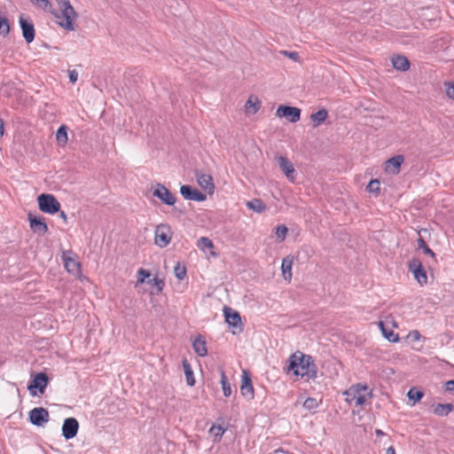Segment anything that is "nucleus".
<instances>
[{"label": "nucleus", "mask_w": 454, "mask_h": 454, "mask_svg": "<svg viewBox=\"0 0 454 454\" xmlns=\"http://www.w3.org/2000/svg\"><path fill=\"white\" fill-rule=\"evenodd\" d=\"M288 370L301 377L316 378L317 366L310 356L297 351L289 359Z\"/></svg>", "instance_id": "obj_1"}, {"label": "nucleus", "mask_w": 454, "mask_h": 454, "mask_svg": "<svg viewBox=\"0 0 454 454\" xmlns=\"http://www.w3.org/2000/svg\"><path fill=\"white\" fill-rule=\"evenodd\" d=\"M58 7L59 12L53 11L51 8V11H49L51 12L56 19L57 24L61 27L62 28L67 30V31H74V21L78 18L77 12L74 11V7L72 6L69 0H55Z\"/></svg>", "instance_id": "obj_2"}, {"label": "nucleus", "mask_w": 454, "mask_h": 454, "mask_svg": "<svg viewBox=\"0 0 454 454\" xmlns=\"http://www.w3.org/2000/svg\"><path fill=\"white\" fill-rule=\"evenodd\" d=\"M343 395L346 396L345 401L348 404H354L355 406H362L368 398L372 396V393L369 390L368 386L360 383L352 385L343 392Z\"/></svg>", "instance_id": "obj_3"}, {"label": "nucleus", "mask_w": 454, "mask_h": 454, "mask_svg": "<svg viewBox=\"0 0 454 454\" xmlns=\"http://www.w3.org/2000/svg\"><path fill=\"white\" fill-rule=\"evenodd\" d=\"M38 207L41 211L47 214H55L60 209V203L52 194L43 193L37 198Z\"/></svg>", "instance_id": "obj_4"}, {"label": "nucleus", "mask_w": 454, "mask_h": 454, "mask_svg": "<svg viewBox=\"0 0 454 454\" xmlns=\"http://www.w3.org/2000/svg\"><path fill=\"white\" fill-rule=\"evenodd\" d=\"M172 231L168 224L160 223L156 226L154 231V243L159 247H166L171 241Z\"/></svg>", "instance_id": "obj_5"}, {"label": "nucleus", "mask_w": 454, "mask_h": 454, "mask_svg": "<svg viewBox=\"0 0 454 454\" xmlns=\"http://www.w3.org/2000/svg\"><path fill=\"white\" fill-rule=\"evenodd\" d=\"M276 161L288 181L294 183L297 173L293 163L286 156L282 155L276 156Z\"/></svg>", "instance_id": "obj_6"}, {"label": "nucleus", "mask_w": 454, "mask_h": 454, "mask_svg": "<svg viewBox=\"0 0 454 454\" xmlns=\"http://www.w3.org/2000/svg\"><path fill=\"white\" fill-rule=\"evenodd\" d=\"M409 270L412 272L415 279L423 286L427 282V272L423 268L422 262L417 258L409 262Z\"/></svg>", "instance_id": "obj_7"}, {"label": "nucleus", "mask_w": 454, "mask_h": 454, "mask_svg": "<svg viewBox=\"0 0 454 454\" xmlns=\"http://www.w3.org/2000/svg\"><path fill=\"white\" fill-rule=\"evenodd\" d=\"M276 115L279 118H286L290 122L295 123L301 118V110L294 106H279Z\"/></svg>", "instance_id": "obj_8"}, {"label": "nucleus", "mask_w": 454, "mask_h": 454, "mask_svg": "<svg viewBox=\"0 0 454 454\" xmlns=\"http://www.w3.org/2000/svg\"><path fill=\"white\" fill-rule=\"evenodd\" d=\"M153 195L158 198L162 203L173 206L176 203V197L163 184H157L153 190Z\"/></svg>", "instance_id": "obj_9"}, {"label": "nucleus", "mask_w": 454, "mask_h": 454, "mask_svg": "<svg viewBox=\"0 0 454 454\" xmlns=\"http://www.w3.org/2000/svg\"><path fill=\"white\" fill-rule=\"evenodd\" d=\"M62 260L64 262V266L66 270L74 275L77 276L81 272L80 263L74 258V254L71 250L64 251L62 253Z\"/></svg>", "instance_id": "obj_10"}, {"label": "nucleus", "mask_w": 454, "mask_h": 454, "mask_svg": "<svg viewBox=\"0 0 454 454\" xmlns=\"http://www.w3.org/2000/svg\"><path fill=\"white\" fill-rule=\"evenodd\" d=\"M50 419L49 412L43 407H36L29 411L30 422L37 427H42Z\"/></svg>", "instance_id": "obj_11"}, {"label": "nucleus", "mask_w": 454, "mask_h": 454, "mask_svg": "<svg viewBox=\"0 0 454 454\" xmlns=\"http://www.w3.org/2000/svg\"><path fill=\"white\" fill-rule=\"evenodd\" d=\"M19 22L25 41L27 43H32L35 39V27L33 22L24 15L20 16Z\"/></svg>", "instance_id": "obj_12"}, {"label": "nucleus", "mask_w": 454, "mask_h": 454, "mask_svg": "<svg viewBox=\"0 0 454 454\" xmlns=\"http://www.w3.org/2000/svg\"><path fill=\"white\" fill-rule=\"evenodd\" d=\"M79 429V423L74 418H67L64 420L62 426V435L67 439H72L76 436Z\"/></svg>", "instance_id": "obj_13"}, {"label": "nucleus", "mask_w": 454, "mask_h": 454, "mask_svg": "<svg viewBox=\"0 0 454 454\" xmlns=\"http://www.w3.org/2000/svg\"><path fill=\"white\" fill-rule=\"evenodd\" d=\"M196 179L198 184L201 189L206 191L208 194H213L215 192V184L213 178L209 174L196 172Z\"/></svg>", "instance_id": "obj_14"}, {"label": "nucleus", "mask_w": 454, "mask_h": 454, "mask_svg": "<svg viewBox=\"0 0 454 454\" xmlns=\"http://www.w3.org/2000/svg\"><path fill=\"white\" fill-rule=\"evenodd\" d=\"M180 193L185 200H189L200 202L207 199V196L204 193L200 192L197 189H192L189 185H182L180 188Z\"/></svg>", "instance_id": "obj_15"}, {"label": "nucleus", "mask_w": 454, "mask_h": 454, "mask_svg": "<svg viewBox=\"0 0 454 454\" xmlns=\"http://www.w3.org/2000/svg\"><path fill=\"white\" fill-rule=\"evenodd\" d=\"M48 384V377L45 373L40 372L37 373L31 385L28 386V390L32 395H35L36 393L34 389L38 388L41 394H43L44 389L46 388Z\"/></svg>", "instance_id": "obj_16"}, {"label": "nucleus", "mask_w": 454, "mask_h": 454, "mask_svg": "<svg viewBox=\"0 0 454 454\" xmlns=\"http://www.w3.org/2000/svg\"><path fill=\"white\" fill-rule=\"evenodd\" d=\"M403 155H396L385 162V171L390 175H396L400 172L401 165L403 163Z\"/></svg>", "instance_id": "obj_17"}, {"label": "nucleus", "mask_w": 454, "mask_h": 454, "mask_svg": "<svg viewBox=\"0 0 454 454\" xmlns=\"http://www.w3.org/2000/svg\"><path fill=\"white\" fill-rule=\"evenodd\" d=\"M240 392L244 397L249 400L254 398V387L247 372H243L242 374Z\"/></svg>", "instance_id": "obj_18"}, {"label": "nucleus", "mask_w": 454, "mask_h": 454, "mask_svg": "<svg viewBox=\"0 0 454 454\" xmlns=\"http://www.w3.org/2000/svg\"><path fill=\"white\" fill-rule=\"evenodd\" d=\"M226 323L232 327L241 326V317L239 314L231 308L224 307L223 309Z\"/></svg>", "instance_id": "obj_19"}, {"label": "nucleus", "mask_w": 454, "mask_h": 454, "mask_svg": "<svg viewBox=\"0 0 454 454\" xmlns=\"http://www.w3.org/2000/svg\"><path fill=\"white\" fill-rule=\"evenodd\" d=\"M28 220L30 223V228L39 234H45L48 231L47 224L43 221V219L34 216L33 215H28Z\"/></svg>", "instance_id": "obj_20"}, {"label": "nucleus", "mask_w": 454, "mask_h": 454, "mask_svg": "<svg viewBox=\"0 0 454 454\" xmlns=\"http://www.w3.org/2000/svg\"><path fill=\"white\" fill-rule=\"evenodd\" d=\"M261 107V102L255 96H250L245 105V113L247 115L255 114Z\"/></svg>", "instance_id": "obj_21"}, {"label": "nucleus", "mask_w": 454, "mask_h": 454, "mask_svg": "<svg viewBox=\"0 0 454 454\" xmlns=\"http://www.w3.org/2000/svg\"><path fill=\"white\" fill-rule=\"evenodd\" d=\"M293 257L286 256L282 260L281 264V271L282 276L286 281L288 283L291 282L292 279V266H293Z\"/></svg>", "instance_id": "obj_22"}, {"label": "nucleus", "mask_w": 454, "mask_h": 454, "mask_svg": "<svg viewBox=\"0 0 454 454\" xmlns=\"http://www.w3.org/2000/svg\"><path fill=\"white\" fill-rule=\"evenodd\" d=\"M192 348L194 349V352L201 357H204L207 355L206 340L201 336H198L193 340Z\"/></svg>", "instance_id": "obj_23"}, {"label": "nucleus", "mask_w": 454, "mask_h": 454, "mask_svg": "<svg viewBox=\"0 0 454 454\" xmlns=\"http://www.w3.org/2000/svg\"><path fill=\"white\" fill-rule=\"evenodd\" d=\"M197 247L204 253H207V251L208 250L210 255L215 256V253L213 251L214 244L210 239L207 237L200 238L197 241Z\"/></svg>", "instance_id": "obj_24"}, {"label": "nucleus", "mask_w": 454, "mask_h": 454, "mask_svg": "<svg viewBox=\"0 0 454 454\" xmlns=\"http://www.w3.org/2000/svg\"><path fill=\"white\" fill-rule=\"evenodd\" d=\"M391 61H392L393 67L396 70L406 71L410 67V62H409L408 59L404 56H400V55L395 56L392 58Z\"/></svg>", "instance_id": "obj_25"}, {"label": "nucleus", "mask_w": 454, "mask_h": 454, "mask_svg": "<svg viewBox=\"0 0 454 454\" xmlns=\"http://www.w3.org/2000/svg\"><path fill=\"white\" fill-rule=\"evenodd\" d=\"M433 412L436 416L445 417L453 411V405L451 403L437 404L433 405Z\"/></svg>", "instance_id": "obj_26"}, {"label": "nucleus", "mask_w": 454, "mask_h": 454, "mask_svg": "<svg viewBox=\"0 0 454 454\" xmlns=\"http://www.w3.org/2000/svg\"><path fill=\"white\" fill-rule=\"evenodd\" d=\"M182 364L187 385L190 387L194 386L195 378L191 364L187 362V360H183Z\"/></svg>", "instance_id": "obj_27"}, {"label": "nucleus", "mask_w": 454, "mask_h": 454, "mask_svg": "<svg viewBox=\"0 0 454 454\" xmlns=\"http://www.w3.org/2000/svg\"><path fill=\"white\" fill-rule=\"evenodd\" d=\"M328 112L325 109H320L317 113L310 115V120L313 122L314 127H317L322 124L327 118Z\"/></svg>", "instance_id": "obj_28"}, {"label": "nucleus", "mask_w": 454, "mask_h": 454, "mask_svg": "<svg viewBox=\"0 0 454 454\" xmlns=\"http://www.w3.org/2000/svg\"><path fill=\"white\" fill-rule=\"evenodd\" d=\"M247 207L256 213H262L266 209L264 203L259 199H254L246 203Z\"/></svg>", "instance_id": "obj_29"}, {"label": "nucleus", "mask_w": 454, "mask_h": 454, "mask_svg": "<svg viewBox=\"0 0 454 454\" xmlns=\"http://www.w3.org/2000/svg\"><path fill=\"white\" fill-rule=\"evenodd\" d=\"M220 383L222 385L224 396L228 397L231 395V387L228 381L227 376L223 369H220Z\"/></svg>", "instance_id": "obj_30"}, {"label": "nucleus", "mask_w": 454, "mask_h": 454, "mask_svg": "<svg viewBox=\"0 0 454 454\" xmlns=\"http://www.w3.org/2000/svg\"><path fill=\"white\" fill-rule=\"evenodd\" d=\"M380 329L382 332L383 336L391 342H397L399 340V337L397 334L394 333L393 331H388L385 327V323L383 321L379 322Z\"/></svg>", "instance_id": "obj_31"}, {"label": "nucleus", "mask_w": 454, "mask_h": 454, "mask_svg": "<svg viewBox=\"0 0 454 454\" xmlns=\"http://www.w3.org/2000/svg\"><path fill=\"white\" fill-rule=\"evenodd\" d=\"M67 129L65 125H61L56 132V140L61 146L65 145L68 140Z\"/></svg>", "instance_id": "obj_32"}, {"label": "nucleus", "mask_w": 454, "mask_h": 454, "mask_svg": "<svg viewBox=\"0 0 454 454\" xmlns=\"http://www.w3.org/2000/svg\"><path fill=\"white\" fill-rule=\"evenodd\" d=\"M424 395V393L420 390H417L416 388H411L408 393L407 396L410 400L413 401L414 405L416 403L419 402Z\"/></svg>", "instance_id": "obj_33"}, {"label": "nucleus", "mask_w": 454, "mask_h": 454, "mask_svg": "<svg viewBox=\"0 0 454 454\" xmlns=\"http://www.w3.org/2000/svg\"><path fill=\"white\" fill-rule=\"evenodd\" d=\"M418 247L419 249H422L424 254L429 255L436 262L435 254L429 248L422 238L418 239Z\"/></svg>", "instance_id": "obj_34"}, {"label": "nucleus", "mask_w": 454, "mask_h": 454, "mask_svg": "<svg viewBox=\"0 0 454 454\" xmlns=\"http://www.w3.org/2000/svg\"><path fill=\"white\" fill-rule=\"evenodd\" d=\"M319 406V402L313 397H309L303 402V407L309 411H314Z\"/></svg>", "instance_id": "obj_35"}, {"label": "nucleus", "mask_w": 454, "mask_h": 454, "mask_svg": "<svg viewBox=\"0 0 454 454\" xmlns=\"http://www.w3.org/2000/svg\"><path fill=\"white\" fill-rule=\"evenodd\" d=\"M9 32L10 25L8 20L5 17L0 16V34L5 36Z\"/></svg>", "instance_id": "obj_36"}, {"label": "nucleus", "mask_w": 454, "mask_h": 454, "mask_svg": "<svg viewBox=\"0 0 454 454\" xmlns=\"http://www.w3.org/2000/svg\"><path fill=\"white\" fill-rule=\"evenodd\" d=\"M174 273L176 278L179 280H183L186 276V268L184 265H181L180 263H177L175 266Z\"/></svg>", "instance_id": "obj_37"}, {"label": "nucleus", "mask_w": 454, "mask_h": 454, "mask_svg": "<svg viewBox=\"0 0 454 454\" xmlns=\"http://www.w3.org/2000/svg\"><path fill=\"white\" fill-rule=\"evenodd\" d=\"M37 7L43 9V11H51V4L49 0H30Z\"/></svg>", "instance_id": "obj_38"}, {"label": "nucleus", "mask_w": 454, "mask_h": 454, "mask_svg": "<svg viewBox=\"0 0 454 454\" xmlns=\"http://www.w3.org/2000/svg\"><path fill=\"white\" fill-rule=\"evenodd\" d=\"M151 276V273L145 270V269H139L138 271H137V286L138 284H143L146 281L147 278H149Z\"/></svg>", "instance_id": "obj_39"}, {"label": "nucleus", "mask_w": 454, "mask_h": 454, "mask_svg": "<svg viewBox=\"0 0 454 454\" xmlns=\"http://www.w3.org/2000/svg\"><path fill=\"white\" fill-rule=\"evenodd\" d=\"M288 229L286 225H278L276 228V237L280 240L283 241L286 239V236L287 234Z\"/></svg>", "instance_id": "obj_40"}, {"label": "nucleus", "mask_w": 454, "mask_h": 454, "mask_svg": "<svg viewBox=\"0 0 454 454\" xmlns=\"http://www.w3.org/2000/svg\"><path fill=\"white\" fill-rule=\"evenodd\" d=\"M147 283L149 285H151L152 286L156 287L158 292H161L163 290V287H164V285H165L164 281L162 279L158 278H153L152 279H149L147 281Z\"/></svg>", "instance_id": "obj_41"}, {"label": "nucleus", "mask_w": 454, "mask_h": 454, "mask_svg": "<svg viewBox=\"0 0 454 454\" xmlns=\"http://www.w3.org/2000/svg\"><path fill=\"white\" fill-rule=\"evenodd\" d=\"M380 182L379 180L377 179H372L370 181V183L368 184L366 189L368 192H375L377 193L379 191H380Z\"/></svg>", "instance_id": "obj_42"}, {"label": "nucleus", "mask_w": 454, "mask_h": 454, "mask_svg": "<svg viewBox=\"0 0 454 454\" xmlns=\"http://www.w3.org/2000/svg\"><path fill=\"white\" fill-rule=\"evenodd\" d=\"M444 86L447 96L454 99V82H446Z\"/></svg>", "instance_id": "obj_43"}, {"label": "nucleus", "mask_w": 454, "mask_h": 454, "mask_svg": "<svg viewBox=\"0 0 454 454\" xmlns=\"http://www.w3.org/2000/svg\"><path fill=\"white\" fill-rule=\"evenodd\" d=\"M210 432L215 435V436H222L224 433V429L221 427V426H213L211 428H210Z\"/></svg>", "instance_id": "obj_44"}, {"label": "nucleus", "mask_w": 454, "mask_h": 454, "mask_svg": "<svg viewBox=\"0 0 454 454\" xmlns=\"http://www.w3.org/2000/svg\"><path fill=\"white\" fill-rule=\"evenodd\" d=\"M408 338L412 341H418L420 340L421 335L418 330H413L409 333Z\"/></svg>", "instance_id": "obj_45"}, {"label": "nucleus", "mask_w": 454, "mask_h": 454, "mask_svg": "<svg viewBox=\"0 0 454 454\" xmlns=\"http://www.w3.org/2000/svg\"><path fill=\"white\" fill-rule=\"evenodd\" d=\"M68 78L70 82L75 83L78 80V72L74 69L68 71Z\"/></svg>", "instance_id": "obj_46"}, {"label": "nucleus", "mask_w": 454, "mask_h": 454, "mask_svg": "<svg viewBox=\"0 0 454 454\" xmlns=\"http://www.w3.org/2000/svg\"><path fill=\"white\" fill-rule=\"evenodd\" d=\"M283 54L287 56L289 59L297 61L299 59V54L296 51H283Z\"/></svg>", "instance_id": "obj_47"}, {"label": "nucleus", "mask_w": 454, "mask_h": 454, "mask_svg": "<svg viewBox=\"0 0 454 454\" xmlns=\"http://www.w3.org/2000/svg\"><path fill=\"white\" fill-rule=\"evenodd\" d=\"M446 389L450 392H454V380H449L446 383Z\"/></svg>", "instance_id": "obj_48"}, {"label": "nucleus", "mask_w": 454, "mask_h": 454, "mask_svg": "<svg viewBox=\"0 0 454 454\" xmlns=\"http://www.w3.org/2000/svg\"><path fill=\"white\" fill-rule=\"evenodd\" d=\"M4 122H3V121L0 119V137H3V135H4Z\"/></svg>", "instance_id": "obj_49"}, {"label": "nucleus", "mask_w": 454, "mask_h": 454, "mask_svg": "<svg viewBox=\"0 0 454 454\" xmlns=\"http://www.w3.org/2000/svg\"><path fill=\"white\" fill-rule=\"evenodd\" d=\"M387 454H395V449L390 446L387 449Z\"/></svg>", "instance_id": "obj_50"}, {"label": "nucleus", "mask_w": 454, "mask_h": 454, "mask_svg": "<svg viewBox=\"0 0 454 454\" xmlns=\"http://www.w3.org/2000/svg\"><path fill=\"white\" fill-rule=\"evenodd\" d=\"M60 217L64 220V221H67V215L65 214V212H61L60 213Z\"/></svg>", "instance_id": "obj_51"}, {"label": "nucleus", "mask_w": 454, "mask_h": 454, "mask_svg": "<svg viewBox=\"0 0 454 454\" xmlns=\"http://www.w3.org/2000/svg\"><path fill=\"white\" fill-rule=\"evenodd\" d=\"M394 327H397V325L395 321L392 322Z\"/></svg>", "instance_id": "obj_52"}]
</instances>
